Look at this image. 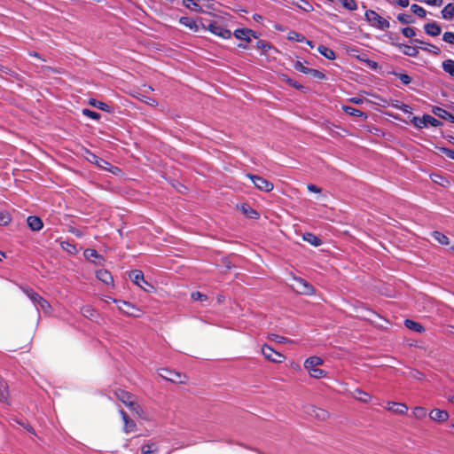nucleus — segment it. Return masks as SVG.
<instances>
[{
  "label": "nucleus",
  "mask_w": 454,
  "mask_h": 454,
  "mask_svg": "<svg viewBox=\"0 0 454 454\" xmlns=\"http://www.w3.org/2000/svg\"><path fill=\"white\" fill-rule=\"evenodd\" d=\"M323 364L324 361L322 358L318 356H310L305 360L303 365L311 378L322 379L326 376V372L324 370L318 368V366L322 365Z\"/></svg>",
  "instance_id": "obj_1"
},
{
  "label": "nucleus",
  "mask_w": 454,
  "mask_h": 454,
  "mask_svg": "<svg viewBox=\"0 0 454 454\" xmlns=\"http://www.w3.org/2000/svg\"><path fill=\"white\" fill-rule=\"evenodd\" d=\"M21 290L36 307L37 311L41 309L44 314H51V306L45 299L30 288L21 287Z\"/></svg>",
  "instance_id": "obj_2"
},
{
  "label": "nucleus",
  "mask_w": 454,
  "mask_h": 454,
  "mask_svg": "<svg viewBox=\"0 0 454 454\" xmlns=\"http://www.w3.org/2000/svg\"><path fill=\"white\" fill-rule=\"evenodd\" d=\"M364 18L370 26L378 29L386 30L390 27L389 21L380 16L375 11L367 10Z\"/></svg>",
  "instance_id": "obj_3"
},
{
  "label": "nucleus",
  "mask_w": 454,
  "mask_h": 454,
  "mask_svg": "<svg viewBox=\"0 0 454 454\" xmlns=\"http://www.w3.org/2000/svg\"><path fill=\"white\" fill-rule=\"evenodd\" d=\"M129 278L135 285L147 293H151L154 289L153 286L145 279L141 270H135L130 271Z\"/></svg>",
  "instance_id": "obj_4"
},
{
  "label": "nucleus",
  "mask_w": 454,
  "mask_h": 454,
  "mask_svg": "<svg viewBox=\"0 0 454 454\" xmlns=\"http://www.w3.org/2000/svg\"><path fill=\"white\" fill-rule=\"evenodd\" d=\"M201 27L204 30H208L212 34L222 37V38H230L231 36V32L224 27H223L219 23L217 22H210L208 24L201 23Z\"/></svg>",
  "instance_id": "obj_5"
},
{
  "label": "nucleus",
  "mask_w": 454,
  "mask_h": 454,
  "mask_svg": "<svg viewBox=\"0 0 454 454\" xmlns=\"http://www.w3.org/2000/svg\"><path fill=\"white\" fill-rule=\"evenodd\" d=\"M291 286L295 292L301 294L309 295L314 293L313 286L301 278H294Z\"/></svg>",
  "instance_id": "obj_6"
},
{
  "label": "nucleus",
  "mask_w": 454,
  "mask_h": 454,
  "mask_svg": "<svg viewBox=\"0 0 454 454\" xmlns=\"http://www.w3.org/2000/svg\"><path fill=\"white\" fill-rule=\"evenodd\" d=\"M114 302L117 303L118 309L122 314L134 317H140V309L129 301L114 300Z\"/></svg>",
  "instance_id": "obj_7"
},
{
  "label": "nucleus",
  "mask_w": 454,
  "mask_h": 454,
  "mask_svg": "<svg viewBox=\"0 0 454 454\" xmlns=\"http://www.w3.org/2000/svg\"><path fill=\"white\" fill-rule=\"evenodd\" d=\"M412 123L419 129H423L427 126L437 127L441 124L437 119L428 114L423 115L422 118L413 117Z\"/></svg>",
  "instance_id": "obj_8"
},
{
  "label": "nucleus",
  "mask_w": 454,
  "mask_h": 454,
  "mask_svg": "<svg viewBox=\"0 0 454 454\" xmlns=\"http://www.w3.org/2000/svg\"><path fill=\"white\" fill-rule=\"evenodd\" d=\"M159 375L161 378H163L167 380H169L171 382H174V383H184V379H185L184 375H183L179 372H173L167 368L160 369L159 371Z\"/></svg>",
  "instance_id": "obj_9"
},
{
  "label": "nucleus",
  "mask_w": 454,
  "mask_h": 454,
  "mask_svg": "<svg viewBox=\"0 0 454 454\" xmlns=\"http://www.w3.org/2000/svg\"><path fill=\"white\" fill-rule=\"evenodd\" d=\"M247 176L253 182L256 188L263 192H270L273 190V184L268 180L251 174H247Z\"/></svg>",
  "instance_id": "obj_10"
},
{
  "label": "nucleus",
  "mask_w": 454,
  "mask_h": 454,
  "mask_svg": "<svg viewBox=\"0 0 454 454\" xmlns=\"http://www.w3.org/2000/svg\"><path fill=\"white\" fill-rule=\"evenodd\" d=\"M262 354L267 360L273 363H282L285 359V356L282 354L275 351L268 345H263L262 347Z\"/></svg>",
  "instance_id": "obj_11"
},
{
  "label": "nucleus",
  "mask_w": 454,
  "mask_h": 454,
  "mask_svg": "<svg viewBox=\"0 0 454 454\" xmlns=\"http://www.w3.org/2000/svg\"><path fill=\"white\" fill-rule=\"evenodd\" d=\"M386 409L398 415H404L408 411L406 404L395 402H387Z\"/></svg>",
  "instance_id": "obj_12"
},
{
  "label": "nucleus",
  "mask_w": 454,
  "mask_h": 454,
  "mask_svg": "<svg viewBox=\"0 0 454 454\" xmlns=\"http://www.w3.org/2000/svg\"><path fill=\"white\" fill-rule=\"evenodd\" d=\"M429 417L434 421L444 422L449 419V413L444 410L433 409L429 413Z\"/></svg>",
  "instance_id": "obj_13"
},
{
  "label": "nucleus",
  "mask_w": 454,
  "mask_h": 454,
  "mask_svg": "<svg viewBox=\"0 0 454 454\" xmlns=\"http://www.w3.org/2000/svg\"><path fill=\"white\" fill-rule=\"evenodd\" d=\"M180 23L187 27H189L191 30L194 31V32H199L200 31V29H202L201 27V23H198L197 21L188 18V17H182L180 19Z\"/></svg>",
  "instance_id": "obj_14"
},
{
  "label": "nucleus",
  "mask_w": 454,
  "mask_h": 454,
  "mask_svg": "<svg viewBox=\"0 0 454 454\" xmlns=\"http://www.w3.org/2000/svg\"><path fill=\"white\" fill-rule=\"evenodd\" d=\"M117 398L129 407L134 406L133 397L131 395L124 390H118L115 393Z\"/></svg>",
  "instance_id": "obj_15"
},
{
  "label": "nucleus",
  "mask_w": 454,
  "mask_h": 454,
  "mask_svg": "<svg viewBox=\"0 0 454 454\" xmlns=\"http://www.w3.org/2000/svg\"><path fill=\"white\" fill-rule=\"evenodd\" d=\"M27 223L29 228L34 231H40L43 226L42 220L39 217L34 215L28 216Z\"/></svg>",
  "instance_id": "obj_16"
},
{
  "label": "nucleus",
  "mask_w": 454,
  "mask_h": 454,
  "mask_svg": "<svg viewBox=\"0 0 454 454\" xmlns=\"http://www.w3.org/2000/svg\"><path fill=\"white\" fill-rule=\"evenodd\" d=\"M425 32L432 36H437L441 34L442 29L436 22L427 23L424 26Z\"/></svg>",
  "instance_id": "obj_17"
},
{
  "label": "nucleus",
  "mask_w": 454,
  "mask_h": 454,
  "mask_svg": "<svg viewBox=\"0 0 454 454\" xmlns=\"http://www.w3.org/2000/svg\"><path fill=\"white\" fill-rule=\"evenodd\" d=\"M97 278L106 285H111L114 282L113 277L106 270H99L96 273Z\"/></svg>",
  "instance_id": "obj_18"
},
{
  "label": "nucleus",
  "mask_w": 454,
  "mask_h": 454,
  "mask_svg": "<svg viewBox=\"0 0 454 454\" xmlns=\"http://www.w3.org/2000/svg\"><path fill=\"white\" fill-rule=\"evenodd\" d=\"M202 0H183V4L184 7L196 12H201L202 8L200 6V2Z\"/></svg>",
  "instance_id": "obj_19"
},
{
  "label": "nucleus",
  "mask_w": 454,
  "mask_h": 454,
  "mask_svg": "<svg viewBox=\"0 0 454 454\" xmlns=\"http://www.w3.org/2000/svg\"><path fill=\"white\" fill-rule=\"evenodd\" d=\"M433 113L439 118H442L443 120H448L452 122L454 121V115L443 108L434 107L433 110Z\"/></svg>",
  "instance_id": "obj_20"
},
{
  "label": "nucleus",
  "mask_w": 454,
  "mask_h": 454,
  "mask_svg": "<svg viewBox=\"0 0 454 454\" xmlns=\"http://www.w3.org/2000/svg\"><path fill=\"white\" fill-rule=\"evenodd\" d=\"M121 415L124 422L125 433L133 432L136 428V423L133 420L129 419L128 415L124 411H121Z\"/></svg>",
  "instance_id": "obj_21"
},
{
  "label": "nucleus",
  "mask_w": 454,
  "mask_h": 454,
  "mask_svg": "<svg viewBox=\"0 0 454 454\" xmlns=\"http://www.w3.org/2000/svg\"><path fill=\"white\" fill-rule=\"evenodd\" d=\"M352 395L354 398L363 403H368L371 400L370 395L359 388L355 389Z\"/></svg>",
  "instance_id": "obj_22"
},
{
  "label": "nucleus",
  "mask_w": 454,
  "mask_h": 454,
  "mask_svg": "<svg viewBox=\"0 0 454 454\" xmlns=\"http://www.w3.org/2000/svg\"><path fill=\"white\" fill-rule=\"evenodd\" d=\"M302 238L304 241H307L314 247H318L322 244V241L319 238L309 232L304 233Z\"/></svg>",
  "instance_id": "obj_23"
},
{
  "label": "nucleus",
  "mask_w": 454,
  "mask_h": 454,
  "mask_svg": "<svg viewBox=\"0 0 454 454\" xmlns=\"http://www.w3.org/2000/svg\"><path fill=\"white\" fill-rule=\"evenodd\" d=\"M317 51H318V52H319L321 55H323V56H324L325 58H326L327 59L332 60V59H335V53H334V51H333L332 49H330V48H328V47H326V46H325V45H319V46L317 47Z\"/></svg>",
  "instance_id": "obj_24"
},
{
  "label": "nucleus",
  "mask_w": 454,
  "mask_h": 454,
  "mask_svg": "<svg viewBox=\"0 0 454 454\" xmlns=\"http://www.w3.org/2000/svg\"><path fill=\"white\" fill-rule=\"evenodd\" d=\"M252 33L253 32L250 29H246V28L236 29L234 31V35L238 39H243V40H246V41H250V35H252Z\"/></svg>",
  "instance_id": "obj_25"
},
{
  "label": "nucleus",
  "mask_w": 454,
  "mask_h": 454,
  "mask_svg": "<svg viewBox=\"0 0 454 454\" xmlns=\"http://www.w3.org/2000/svg\"><path fill=\"white\" fill-rule=\"evenodd\" d=\"M404 325L408 329L412 330L417 333H422L425 330L424 327L420 324H419L413 320H411V319H406L404 321Z\"/></svg>",
  "instance_id": "obj_26"
},
{
  "label": "nucleus",
  "mask_w": 454,
  "mask_h": 454,
  "mask_svg": "<svg viewBox=\"0 0 454 454\" xmlns=\"http://www.w3.org/2000/svg\"><path fill=\"white\" fill-rule=\"evenodd\" d=\"M83 255L88 261H93V259H99L100 261H104L102 256L98 254L95 249H86L83 253ZM98 263L101 264L102 262H99Z\"/></svg>",
  "instance_id": "obj_27"
},
{
  "label": "nucleus",
  "mask_w": 454,
  "mask_h": 454,
  "mask_svg": "<svg viewBox=\"0 0 454 454\" xmlns=\"http://www.w3.org/2000/svg\"><path fill=\"white\" fill-rule=\"evenodd\" d=\"M342 110L347 114H349L351 116H357V117H364V118H366V115L360 110L358 109H356L352 106H342Z\"/></svg>",
  "instance_id": "obj_28"
},
{
  "label": "nucleus",
  "mask_w": 454,
  "mask_h": 454,
  "mask_svg": "<svg viewBox=\"0 0 454 454\" xmlns=\"http://www.w3.org/2000/svg\"><path fill=\"white\" fill-rule=\"evenodd\" d=\"M442 18L450 20L454 17V4H448L442 11Z\"/></svg>",
  "instance_id": "obj_29"
},
{
  "label": "nucleus",
  "mask_w": 454,
  "mask_h": 454,
  "mask_svg": "<svg viewBox=\"0 0 454 454\" xmlns=\"http://www.w3.org/2000/svg\"><path fill=\"white\" fill-rule=\"evenodd\" d=\"M400 48L402 52L407 56L415 57L419 53L418 49L411 45L402 44Z\"/></svg>",
  "instance_id": "obj_30"
},
{
  "label": "nucleus",
  "mask_w": 454,
  "mask_h": 454,
  "mask_svg": "<svg viewBox=\"0 0 454 454\" xmlns=\"http://www.w3.org/2000/svg\"><path fill=\"white\" fill-rule=\"evenodd\" d=\"M412 415L417 419H423L427 417V411L422 406H417L412 411Z\"/></svg>",
  "instance_id": "obj_31"
},
{
  "label": "nucleus",
  "mask_w": 454,
  "mask_h": 454,
  "mask_svg": "<svg viewBox=\"0 0 454 454\" xmlns=\"http://www.w3.org/2000/svg\"><path fill=\"white\" fill-rule=\"evenodd\" d=\"M419 43L424 45L423 47H421L422 50L431 52L434 55H439L441 53V50L439 47H437L434 44L428 43H424V42H419Z\"/></svg>",
  "instance_id": "obj_32"
},
{
  "label": "nucleus",
  "mask_w": 454,
  "mask_h": 454,
  "mask_svg": "<svg viewBox=\"0 0 454 454\" xmlns=\"http://www.w3.org/2000/svg\"><path fill=\"white\" fill-rule=\"evenodd\" d=\"M442 69L450 75L454 76V60L447 59L442 62Z\"/></svg>",
  "instance_id": "obj_33"
},
{
  "label": "nucleus",
  "mask_w": 454,
  "mask_h": 454,
  "mask_svg": "<svg viewBox=\"0 0 454 454\" xmlns=\"http://www.w3.org/2000/svg\"><path fill=\"white\" fill-rule=\"evenodd\" d=\"M158 450V446L155 442L147 443L142 446V454H153Z\"/></svg>",
  "instance_id": "obj_34"
},
{
  "label": "nucleus",
  "mask_w": 454,
  "mask_h": 454,
  "mask_svg": "<svg viewBox=\"0 0 454 454\" xmlns=\"http://www.w3.org/2000/svg\"><path fill=\"white\" fill-rule=\"evenodd\" d=\"M89 104L94 107H97V108L102 110V111H105V112L110 111V107L108 105H106L104 102L98 101L94 98L90 99Z\"/></svg>",
  "instance_id": "obj_35"
},
{
  "label": "nucleus",
  "mask_w": 454,
  "mask_h": 454,
  "mask_svg": "<svg viewBox=\"0 0 454 454\" xmlns=\"http://www.w3.org/2000/svg\"><path fill=\"white\" fill-rule=\"evenodd\" d=\"M433 238L442 245L449 244V238L439 231H434L432 233Z\"/></svg>",
  "instance_id": "obj_36"
},
{
  "label": "nucleus",
  "mask_w": 454,
  "mask_h": 454,
  "mask_svg": "<svg viewBox=\"0 0 454 454\" xmlns=\"http://www.w3.org/2000/svg\"><path fill=\"white\" fill-rule=\"evenodd\" d=\"M242 211L249 218L255 219L258 217V213L247 205L242 206Z\"/></svg>",
  "instance_id": "obj_37"
},
{
  "label": "nucleus",
  "mask_w": 454,
  "mask_h": 454,
  "mask_svg": "<svg viewBox=\"0 0 454 454\" xmlns=\"http://www.w3.org/2000/svg\"><path fill=\"white\" fill-rule=\"evenodd\" d=\"M287 38L290 41H294V42H299V43H303L305 41V37L302 35H301L295 31H290L287 35Z\"/></svg>",
  "instance_id": "obj_38"
},
{
  "label": "nucleus",
  "mask_w": 454,
  "mask_h": 454,
  "mask_svg": "<svg viewBox=\"0 0 454 454\" xmlns=\"http://www.w3.org/2000/svg\"><path fill=\"white\" fill-rule=\"evenodd\" d=\"M8 398V390L4 381L0 380V401L6 402Z\"/></svg>",
  "instance_id": "obj_39"
},
{
  "label": "nucleus",
  "mask_w": 454,
  "mask_h": 454,
  "mask_svg": "<svg viewBox=\"0 0 454 454\" xmlns=\"http://www.w3.org/2000/svg\"><path fill=\"white\" fill-rule=\"evenodd\" d=\"M411 11L420 18H424L427 14L425 9L418 4H411Z\"/></svg>",
  "instance_id": "obj_40"
},
{
  "label": "nucleus",
  "mask_w": 454,
  "mask_h": 454,
  "mask_svg": "<svg viewBox=\"0 0 454 454\" xmlns=\"http://www.w3.org/2000/svg\"><path fill=\"white\" fill-rule=\"evenodd\" d=\"M340 3L347 10L355 11L357 9V4L355 0H340Z\"/></svg>",
  "instance_id": "obj_41"
},
{
  "label": "nucleus",
  "mask_w": 454,
  "mask_h": 454,
  "mask_svg": "<svg viewBox=\"0 0 454 454\" xmlns=\"http://www.w3.org/2000/svg\"><path fill=\"white\" fill-rule=\"evenodd\" d=\"M281 81L286 82L287 84H289L290 86L294 87V88H296V89H301L302 88V86L301 84H299L297 82L288 78L286 75L283 74L281 76Z\"/></svg>",
  "instance_id": "obj_42"
},
{
  "label": "nucleus",
  "mask_w": 454,
  "mask_h": 454,
  "mask_svg": "<svg viewBox=\"0 0 454 454\" xmlns=\"http://www.w3.org/2000/svg\"><path fill=\"white\" fill-rule=\"evenodd\" d=\"M82 114H83V115H85L90 119H93V120H98L100 118V114L98 113L91 111L87 108L82 110Z\"/></svg>",
  "instance_id": "obj_43"
},
{
  "label": "nucleus",
  "mask_w": 454,
  "mask_h": 454,
  "mask_svg": "<svg viewBox=\"0 0 454 454\" xmlns=\"http://www.w3.org/2000/svg\"><path fill=\"white\" fill-rule=\"evenodd\" d=\"M393 106L396 109L401 110L402 112H403L405 114L410 113L411 110V108L408 105H405L399 101H396L395 104L393 105Z\"/></svg>",
  "instance_id": "obj_44"
},
{
  "label": "nucleus",
  "mask_w": 454,
  "mask_h": 454,
  "mask_svg": "<svg viewBox=\"0 0 454 454\" xmlns=\"http://www.w3.org/2000/svg\"><path fill=\"white\" fill-rule=\"evenodd\" d=\"M314 416L317 419L324 420L328 417V412L322 409L314 410Z\"/></svg>",
  "instance_id": "obj_45"
},
{
  "label": "nucleus",
  "mask_w": 454,
  "mask_h": 454,
  "mask_svg": "<svg viewBox=\"0 0 454 454\" xmlns=\"http://www.w3.org/2000/svg\"><path fill=\"white\" fill-rule=\"evenodd\" d=\"M307 74H311L313 77L319 80H323L325 78V75L322 72L313 68H309Z\"/></svg>",
  "instance_id": "obj_46"
},
{
  "label": "nucleus",
  "mask_w": 454,
  "mask_h": 454,
  "mask_svg": "<svg viewBox=\"0 0 454 454\" xmlns=\"http://www.w3.org/2000/svg\"><path fill=\"white\" fill-rule=\"evenodd\" d=\"M11 222V216L9 214L1 212L0 213V225H7Z\"/></svg>",
  "instance_id": "obj_47"
},
{
  "label": "nucleus",
  "mask_w": 454,
  "mask_h": 454,
  "mask_svg": "<svg viewBox=\"0 0 454 454\" xmlns=\"http://www.w3.org/2000/svg\"><path fill=\"white\" fill-rule=\"evenodd\" d=\"M294 67L295 70L303 74H308V71L309 70V68L304 67L303 64L299 60L294 63Z\"/></svg>",
  "instance_id": "obj_48"
},
{
  "label": "nucleus",
  "mask_w": 454,
  "mask_h": 454,
  "mask_svg": "<svg viewBox=\"0 0 454 454\" xmlns=\"http://www.w3.org/2000/svg\"><path fill=\"white\" fill-rule=\"evenodd\" d=\"M442 40L448 43L454 44V33L445 32L443 34Z\"/></svg>",
  "instance_id": "obj_49"
},
{
  "label": "nucleus",
  "mask_w": 454,
  "mask_h": 454,
  "mask_svg": "<svg viewBox=\"0 0 454 454\" xmlns=\"http://www.w3.org/2000/svg\"><path fill=\"white\" fill-rule=\"evenodd\" d=\"M402 33L405 37H409V38H411L416 35L414 28L410 27L403 28Z\"/></svg>",
  "instance_id": "obj_50"
},
{
  "label": "nucleus",
  "mask_w": 454,
  "mask_h": 454,
  "mask_svg": "<svg viewBox=\"0 0 454 454\" xmlns=\"http://www.w3.org/2000/svg\"><path fill=\"white\" fill-rule=\"evenodd\" d=\"M270 339L275 340V341H277V342H278V343H287V342L289 343V342L292 341V340H288V339H286L285 337H282V336H279V335H276V334L271 335Z\"/></svg>",
  "instance_id": "obj_51"
},
{
  "label": "nucleus",
  "mask_w": 454,
  "mask_h": 454,
  "mask_svg": "<svg viewBox=\"0 0 454 454\" xmlns=\"http://www.w3.org/2000/svg\"><path fill=\"white\" fill-rule=\"evenodd\" d=\"M192 299L194 301H206L207 296L200 292H193L192 294Z\"/></svg>",
  "instance_id": "obj_52"
},
{
  "label": "nucleus",
  "mask_w": 454,
  "mask_h": 454,
  "mask_svg": "<svg viewBox=\"0 0 454 454\" xmlns=\"http://www.w3.org/2000/svg\"><path fill=\"white\" fill-rule=\"evenodd\" d=\"M410 376L412 379L419 380H421L424 379V374L417 370L411 371Z\"/></svg>",
  "instance_id": "obj_53"
},
{
  "label": "nucleus",
  "mask_w": 454,
  "mask_h": 454,
  "mask_svg": "<svg viewBox=\"0 0 454 454\" xmlns=\"http://www.w3.org/2000/svg\"><path fill=\"white\" fill-rule=\"evenodd\" d=\"M398 78L403 84H409L411 82V76L406 74H399Z\"/></svg>",
  "instance_id": "obj_54"
},
{
  "label": "nucleus",
  "mask_w": 454,
  "mask_h": 454,
  "mask_svg": "<svg viewBox=\"0 0 454 454\" xmlns=\"http://www.w3.org/2000/svg\"><path fill=\"white\" fill-rule=\"evenodd\" d=\"M140 100L145 102L146 104L150 105V106H156L157 105V101L153 98H147L145 96H141V97H137Z\"/></svg>",
  "instance_id": "obj_55"
},
{
  "label": "nucleus",
  "mask_w": 454,
  "mask_h": 454,
  "mask_svg": "<svg viewBox=\"0 0 454 454\" xmlns=\"http://www.w3.org/2000/svg\"><path fill=\"white\" fill-rule=\"evenodd\" d=\"M62 247L70 254H75L77 252L75 247L69 243L63 244Z\"/></svg>",
  "instance_id": "obj_56"
},
{
  "label": "nucleus",
  "mask_w": 454,
  "mask_h": 454,
  "mask_svg": "<svg viewBox=\"0 0 454 454\" xmlns=\"http://www.w3.org/2000/svg\"><path fill=\"white\" fill-rule=\"evenodd\" d=\"M397 19L400 22H402L403 24H408L411 22L410 19H409V16L406 15V14H399L397 16Z\"/></svg>",
  "instance_id": "obj_57"
},
{
  "label": "nucleus",
  "mask_w": 454,
  "mask_h": 454,
  "mask_svg": "<svg viewBox=\"0 0 454 454\" xmlns=\"http://www.w3.org/2000/svg\"><path fill=\"white\" fill-rule=\"evenodd\" d=\"M257 48L262 49L263 51H267L270 49V45L262 41L257 42Z\"/></svg>",
  "instance_id": "obj_58"
},
{
  "label": "nucleus",
  "mask_w": 454,
  "mask_h": 454,
  "mask_svg": "<svg viewBox=\"0 0 454 454\" xmlns=\"http://www.w3.org/2000/svg\"><path fill=\"white\" fill-rule=\"evenodd\" d=\"M425 3H427L429 5L434 6H440L442 4V0H423Z\"/></svg>",
  "instance_id": "obj_59"
},
{
  "label": "nucleus",
  "mask_w": 454,
  "mask_h": 454,
  "mask_svg": "<svg viewBox=\"0 0 454 454\" xmlns=\"http://www.w3.org/2000/svg\"><path fill=\"white\" fill-rule=\"evenodd\" d=\"M307 188L311 192L319 193L321 192V189L319 187L312 184H308Z\"/></svg>",
  "instance_id": "obj_60"
},
{
  "label": "nucleus",
  "mask_w": 454,
  "mask_h": 454,
  "mask_svg": "<svg viewBox=\"0 0 454 454\" xmlns=\"http://www.w3.org/2000/svg\"><path fill=\"white\" fill-rule=\"evenodd\" d=\"M349 101L356 105H362L364 102V99L360 97H355V98H349Z\"/></svg>",
  "instance_id": "obj_61"
},
{
  "label": "nucleus",
  "mask_w": 454,
  "mask_h": 454,
  "mask_svg": "<svg viewBox=\"0 0 454 454\" xmlns=\"http://www.w3.org/2000/svg\"><path fill=\"white\" fill-rule=\"evenodd\" d=\"M82 313L85 317H92L94 311L90 307H86L82 309Z\"/></svg>",
  "instance_id": "obj_62"
},
{
  "label": "nucleus",
  "mask_w": 454,
  "mask_h": 454,
  "mask_svg": "<svg viewBox=\"0 0 454 454\" xmlns=\"http://www.w3.org/2000/svg\"><path fill=\"white\" fill-rule=\"evenodd\" d=\"M401 7H407L410 4L409 0H394Z\"/></svg>",
  "instance_id": "obj_63"
},
{
  "label": "nucleus",
  "mask_w": 454,
  "mask_h": 454,
  "mask_svg": "<svg viewBox=\"0 0 454 454\" xmlns=\"http://www.w3.org/2000/svg\"><path fill=\"white\" fill-rule=\"evenodd\" d=\"M96 163L100 167V168H106V165H109L106 161H105L104 160H96Z\"/></svg>",
  "instance_id": "obj_64"
}]
</instances>
